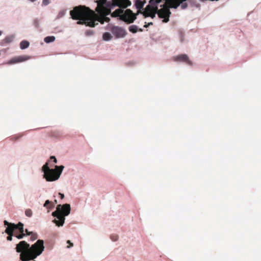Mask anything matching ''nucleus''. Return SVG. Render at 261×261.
<instances>
[{
	"instance_id": "nucleus-1",
	"label": "nucleus",
	"mask_w": 261,
	"mask_h": 261,
	"mask_svg": "<svg viewBox=\"0 0 261 261\" xmlns=\"http://www.w3.org/2000/svg\"><path fill=\"white\" fill-rule=\"evenodd\" d=\"M130 5L131 2L129 0H113L111 2L107 0H100L98 3V7L95 9L99 14H96L95 21L97 20L101 23H103L104 22H109L110 19L107 16L111 13V8L115 6L126 8Z\"/></svg>"
},
{
	"instance_id": "nucleus-2",
	"label": "nucleus",
	"mask_w": 261,
	"mask_h": 261,
	"mask_svg": "<svg viewBox=\"0 0 261 261\" xmlns=\"http://www.w3.org/2000/svg\"><path fill=\"white\" fill-rule=\"evenodd\" d=\"M70 14L73 19L79 20L77 24H85L90 27H94L95 25L96 14L86 6L75 7L70 11Z\"/></svg>"
},
{
	"instance_id": "nucleus-3",
	"label": "nucleus",
	"mask_w": 261,
	"mask_h": 261,
	"mask_svg": "<svg viewBox=\"0 0 261 261\" xmlns=\"http://www.w3.org/2000/svg\"><path fill=\"white\" fill-rule=\"evenodd\" d=\"M44 248L43 241L38 240L27 251L21 253L20 259L22 261L33 260L42 253Z\"/></svg>"
},
{
	"instance_id": "nucleus-4",
	"label": "nucleus",
	"mask_w": 261,
	"mask_h": 261,
	"mask_svg": "<svg viewBox=\"0 0 261 261\" xmlns=\"http://www.w3.org/2000/svg\"><path fill=\"white\" fill-rule=\"evenodd\" d=\"M64 167L62 165L55 166V169H50L48 166V163H46L42 167V170L44 172V177L47 181H52L57 180Z\"/></svg>"
},
{
	"instance_id": "nucleus-5",
	"label": "nucleus",
	"mask_w": 261,
	"mask_h": 261,
	"mask_svg": "<svg viewBox=\"0 0 261 261\" xmlns=\"http://www.w3.org/2000/svg\"><path fill=\"white\" fill-rule=\"evenodd\" d=\"M121 8V7L114 11L111 13V16L112 17H119L120 20L128 24L133 23L136 19V14H135L129 9L124 11Z\"/></svg>"
},
{
	"instance_id": "nucleus-6",
	"label": "nucleus",
	"mask_w": 261,
	"mask_h": 261,
	"mask_svg": "<svg viewBox=\"0 0 261 261\" xmlns=\"http://www.w3.org/2000/svg\"><path fill=\"white\" fill-rule=\"evenodd\" d=\"M170 8H173L170 6L168 4L167 0H166L165 4L163 5V7L158 9V16L159 18L163 19V22L164 23L168 22L169 20V17L171 15Z\"/></svg>"
},
{
	"instance_id": "nucleus-7",
	"label": "nucleus",
	"mask_w": 261,
	"mask_h": 261,
	"mask_svg": "<svg viewBox=\"0 0 261 261\" xmlns=\"http://www.w3.org/2000/svg\"><path fill=\"white\" fill-rule=\"evenodd\" d=\"M187 0H167L168 4L171 7L177 9L180 5L181 9L184 10L187 8L188 4L185 2Z\"/></svg>"
},
{
	"instance_id": "nucleus-8",
	"label": "nucleus",
	"mask_w": 261,
	"mask_h": 261,
	"mask_svg": "<svg viewBox=\"0 0 261 261\" xmlns=\"http://www.w3.org/2000/svg\"><path fill=\"white\" fill-rule=\"evenodd\" d=\"M111 32L116 38H122L126 35L124 29L117 26L113 27L111 29Z\"/></svg>"
},
{
	"instance_id": "nucleus-9",
	"label": "nucleus",
	"mask_w": 261,
	"mask_h": 261,
	"mask_svg": "<svg viewBox=\"0 0 261 261\" xmlns=\"http://www.w3.org/2000/svg\"><path fill=\"white\" fill-rule=\"evenodd\" d=\"M31 57L28 55H22L13 58L8 62L9 64H12L22 62L30 59Z\"/></svg>"
},
{
	"instance_id": "nucleus-10",
	"label": "nucleus",
	"mask_w": 261,
	"mask_h": 261,
	"mask_svg": "<svg viewBox=\"0 0 261 261\" xmlns=\"http://www.w3.org/2000/svg\"><path fill=\"white\" fill-rule=\"evenodd\" d=\"M30 245L25 241H20L16 246V250L17 252H24L30 249Z\"/></svg>"
},
{
	"instance_id": "nucleus-11",
	"label": "nucleus",
	"mask_w": 261,
	"mask_h": 261,
	"mask_svg": "<svg viewBox=\"0 0 261 261\" xmlns=\"http://www.w3.org/2000/svg\"><path fill=\"white\" fill-rule=\"evenodd\" d=\"M174 61L176 62H182L192 65V62L190 60L188 56L186 54H181L174 57Z\"/></svg>"
},
{
	"instance_id": "nucleus-12",
	"label": "nucleus",
	"mask_w": 261,
	"mask_h": 261,
	"mask_svg": "<svg viewBox=\"0 0 261 261\" xmlns=\"http://www.w3.org/2000/svg\"><path fill=\"white\" fill-rule=\"evenodd\" d=\"M158 7L156 6H150V5H148L145 8L144 11H142L141 10H138L137 13L136 14V16L139 14L142 13L144 17L146 18V15L151 14L153 11H154V10H157Z\"/></svg>"
},
{
	"instance_id": "nucleus-13",
	"label": "nucleus",
	"mask_w": 261,
	"mask_h": 261,
	"mask_svg": "<svg viewBox=\"0 0 261 261\" xmlns=\"http://www.w3.org/2000/svg\"><path fill=\"white\" fill-rule=\"evenodd\" d=\"M16 229H18L20 233H17V232L14 231V236L17 238L18 239H22L25 236V233H24V229H23V224L21 222H19L17 224V226H16Z\"/></svg>"
},
{
	"instance_id": "nucleus-14",
	"label": "nucleus",
	"mask_w": 261,
	"mask_h": 261,
	"mask_svg": "<svg viewBox=\"0 0 261 261\" xmlns=\"http://www.w3.org/2000/svg\"><path fill=\"white\" fill-rule=\"evenodd\" d=\"M70 205L69 204L61 205V213L64 217L68 216L70 213Z\"/></svg>"
},
{
	"instance_id": "nucleus-15",
	"label": "nucleus",
	"mask_w": 261,
	"mask_h": 261,
	"mask_svg": "<svg viewBox=\"0 0 261 261\" xmlns=\"http://www.w3.org/2000/svg\"><path fill=\"white\" fill-rule=\"evenodd\" d=\"M58 220L54 219L53 220V222L56 224L58 226H63L64 221H65V217L64 215L61 216V217H59L58 218Z\"/></svg>"
},
{
	"instance_id": "nucleus-16",
	"label": "nucleus",
	"mask_w": 261,
	"mask_h": 261,
	"mask_svg": "<svg viewBox=\"0 0 261 261\" xmlns=\"http://www.w3.org/2000/svg\"><path fill=\"white\" fill-rule=\"evenodd\" d=\"M15 230H12V229L9 228H6L5 230V232L8 234V236L7 238L8 241H12V236H14V231Z\"/></svg>"
},
{
	"instance_id": "nucleus-17",
	"label": "nucleus",
	"mask_w": 261,
	"mask_h": 261,
	"mask_svg": "<svg viewBox=\"0 0 261 261\" xmlns=\"http://www.w3.org/2000/svg\"><path fill=\"white\" fill-rule=\"evenodd\" d=\"M61 204L58 205L57 207V210L52 213V215L54 217H56L58 218L63 215L61 213Z\"/></svg>"
},
{
	"instance_id": "nucleus-18",
	"label": "nucleus",
	"mask_w": 261,
	"mask_h": 261,
	"mask_svg": "<svg viewBox=\"0 0 261 261\" xmlns=\"http://www.w3.org/2000/svg\"><path fill=\"white\" fill-rule=\"evenodd\" d=\"M145 3L146 1L145 0L143 1L141 0H136L135 2V6L139 10H141Z\"/></svg>"
},
{
	"instance_id": "nucleus-19",
	"label": "nucleus",
	"mask_w": 261,
	"mask_h": 261,
	"mask_svg": "<svg viewBox=\"0 0 261 261\" xmlns=\"http://www.w3.org/2000/svg\"><path fill=\"white\" fill-rule=\"evenodd\" d=\"M4 223L5 224V225L8 226V227L7 228L10 227L12 229V230L16 229V226H17V224H15L14 223H9L8 221H7L6 220L4 221Z\"/></svg>"
},
{
	"instance_id": "nucleus-20",
	"label": "nucleus",
	"mask_w": 261,
	"mask_h": 261,
	"mask_svg": "<svg viewBox=\"0 0 261 261\" xmlns=\"http://www.w3.org/2000/svg\"><path fill=\"white\" fill-rule=\"evenodd\" d=\"M30 43L28 41L23 40L20 43V48L22 49L27 48L29 47Z\"/></svg>"
},
{
	"instance_id": "nucleus-21",
	"label": "nucleus",
	"mask_w": 261,
	"mask_h": 261,
	"mask_svg": "<svg viewBox=\"0 0 261 261\" xmlns=\"http://www.w3.org/2000/svg\"><path fill=\"white\" fill-rule=\"evenodd\" d=\"M14 38V37L13 35L8 36L3 40V42L4 43H9L13 41Z\"/></svg>"
},
{
	"instance_id": "nucleus-22",
	"label": "nucleus",
	"mask_w": 261,
	"mask_h": 261,
	"mask_svg": "<svg viewBox=\"0 0 261 261\" xmlns=\"http://www.w3.org/2000/svg\"><path fill=\"white\" fill-rule=\"evenodd\" d=\"M103 39L105 41H109L112 38V36L111 34L108 32H105L102 35Z\"/></svg>"
},
{
	"instance_id": "nucleus-23",
	"label": "nucleus",
	"mask_w": 261,
	"mask_h": 261,
	"mask_svg": "<svg viewBox=\"0 0 261 261\" xmlns=\"http://www.w3.org/2000/svg\"><path fill=\"white\" fill-rule=\"evenodd\" d=\"M43 206L48 209H50L53 207V204L51 203L49 200L45 201Z\"/></svg>"
},
{
	"instance_id": "nucleus-24",
	"label": "nucleus",
	"mask_w": 261,
	"mask_h": 261,
	"mask_svg": "<svg viewBox=\"0 0 261 261\" xmlns=\"http://www.w3.org/2000/svg\"><path fill=\"white\" fill-rule=\"evenodd\" d=\"M55 37L54 36H47L44 38V41L46 43H50L54 41Z\"/></svg>"
},
{
	"instance_id": "nucleus-25",
	"label": "nucleus",
	"mask_w": 261,
	"mask_h": 261,
	"mask_svg": "<svg viewBox=\"0 0 261 261\" xmlns=\"http://www.w3.org/2000/svg\"><path fill=\"white\" fill-rule=\"evenodd\" d=\"M129 31L133 33H135L138 31V27L135 25H132L129 27Z\"/></svg>"
},
{
	"instance_id": "nucleus-26",
	"label": "nucleus",
	"mask_w": 261,
	"mask_h": 261,
	"mask_svg": "<svg viewBox=\"0 0 261 261\" xmlns=\"http://www.w3.org/2000/svg\"><path fill=\"white\" fill-rule=\"evenodd\" d=\"M158 13V8H157V10H154L151 14H148L146 15V17H150L152 18H154L155 17L156 14Z\"/></svg>"
},
{
	"instance_id": "nucleus-27",
	"label": "nucleus",
	"mask_w": 261,
	"mask_h": 261,
	"mask_svg": "<svg viewBox=\"0 0 261 261\" xmlns=\"http://www.w3.org/2000/svg\"><path fill=\"white\" fill-rule=\"evenodd\" d=\"M161 0H150L149 4L150 6H155L156 4L160 3Z\"/></svg>"
},
{
	"instance_id": "nucleus-28",
	"label": "nucleus",
	"mask_w": 261,
	"mask_h": 261,
	"mask_svg": "<svg viewBox=\"0 0 261 261\" xmlns=\"http://www.w3.org/2000/svg\"><path fill=\"white\" fill-rule=\"evenodd\" d=\"M25 214L27 217H31L32 216V211L31 209H27L25 211Z\"/></svg>"
},
{
	"instance_id": "nucleus-29",
	"label": "nucleus",
	"mask_w": 261,
	"mask_h": 261,
	"mask_svg": "<svg viewBox=\"0 0 261 261\" xmlns=\"http://www.w3.org/2000/svg\"><path fill=\"white\" fill-rule=\"evenodd\" d=\"M31 240L32 241H34L35 240H36L38 238V236L37 234V233H34L33 232H32V234H31Z\"/></svg>"
},
{
	"instance_id": "nucleus-30",
	"label": "nucleus",
	"mask_w": 261,
	"mask_h": 261,
	"mask_svg": "<svg viewBox=\"0 0 261 261\" xmlns=\"http://www.w3.org/2000/svg\"><path fill=\"white\" fill-rule=\"evenodd\" d=\"M23 136L22 134H18V135H16L14 136H13L12 138H11V140H16L18 139H19L20 138H21L22 136Z\"/></svg>"
},
{
	"instance_id": "nucleus-31",
	"label": "nucleus",
	"mask_w": 261,
	"mask_h": 261,
	"mask_svg": "<svg viewBox=\"0 0 261 261\" xmlns=\"http://www.w3.org/2000/svg\"><path fill=\"white\" fill-rule=\"evenodd\" d=\"M111 239L113 241H116L118 239V236L117 234H112L111 236Z\"/></svg>"
},
{
	"instance_id": "nucleus-32",
	"label": "nucleus",
	"mask_w": 261,
	"mask_h": 261,
	"mask_svg": "<svg viewBox=\"0 0 261 261\" xmlns=\"http://www.w3.org/2000/svg\"><path fill=\"white\" fill-rule=\"evenodd\" d=\"M49 3V0H43L42 4L43 5L46 6L48 5Z\"/></svg>"
},
{
	"instance_id": "nucleus-33",
	"label": "nucleus",
	"mask_w": 261,
	"mask_h": 261,
	"mask_svg": "<svg viewBox=\"0 0 261 261\" xmlns=\"http://www.w3.org/2000/svg\"><path fill=\"white\" fill-rule=\"evenodd\" d=\"M25 232L26 233L25 234L28 236H30L33 232L32 231H29L27 229H25Z\"/></svg>"
},
{
	"instance_id": "nucleus-34",
	"label": "nucleus",
	"mask_w": 261,
	"mask_h": 261,
	"mask_svg": "<svg viewBox=\"0 0 261 261\" xmlns=\"http://www.w3.org/2000/svg\"><path fill=\"white\" fill-rule=\"evenodd\" d=\"M50 160H53L54 162L55 163H56L57 162L56 158L54 156H50Z\"/></svg>"
},
{
	"instance_id": "nucleus-35",
	"label": "nucleus",
	"mask_w": 261,
	"mask_h": 261,
	"mask_svg": "<svg viewBox=\"0 0 261 261\" xmlns=\"http://www.w3.org/2000/svg\"><path fill=\"white\" fill-rule=\"evenodd\" d=\"M67 243L69 244V246H67L68 248H70V247H72L73 246V243H72L69 240L67 241Z\"/></svg>"
},
{
	"instance_id": "nucleus-36",
	"label": "nucleus",
	"mask_w": 261,
	"mask_h": 261,
	"mask_svg": "<svg viewBox=\"0 0 261 261\" xmlns=\"http://www.w3.org/2000/svg\"><path fill=\"white\" fill-rule=\"evenodd\" d=\"M153 24V23L152 22H149L147 24H145L144 25V28H147L148 27L149 25H152Z\"/></svg>"
},
{
	"instance_id": "nucleus-37",
	"label": "nucleus",
	"mask_w": 261,
	"mask_h": 261,
	"mask_svg": "<svg viewBox=\"0 0 261 261\" xmlns=\"http://www.w3.org/2000/svg\"><path fill=\"white\" fill-rule=\"evenodd\" d=\"M59 194L60 196V197H61V199H63L64 197V195L63 194L59 193Z\"/></svg>"
},
{
	"instance_id": "nucleus-38",
	"label": "nucleus",
	"mask_w": 261,
	"mask_h": 261,
	"mask_svg": "<svg viewBox=\"0 0 261 261\" xmlns=\"http://www.w3.org/2000/svg\"><path fill=\"white\" fill-rule=\"evenodd\" d=\"M86 34L87 35H91L92 33L90 31H89V32L87 31V32H86Z\"/></svg>"
},
{
	"instance_id": "nucleus-39",
	"label": "nucleus",
	"mask_w": 261,
	"mask_h": 261,
	"mask_svg": "<svg viewBox=\"0 0 261 261\" xmlns=\"http://www.w3.org/2000/svg\"><path fill=\"white\" fill-rule=\"evenodd\" d=\"M100 1V0H97V1H96V3H97V7H98V3H99V1Z\"/></svg>"
},
{
	"instance_id": "nucleus-40",
	"label": "nucleus",
	"mask_w": 261,
	"mask_h": 261,
	"mask_svg": "<svg viewBox=\"0 0 261 261\" xmlns=\"http://www.w3.org/2000/svg\"><path fill=\"white\" fill-rule=\"evenodd\" d=\"M139 31H140V32H142V31H143V30H142V29H140L139 30Z\"/></svg>"
},
{
	"instance_id": "nucleus-41",
	"label": "nucleus",
	"mask_w": 261,
	"mask_h": 261,
	"mask_svg": "<svg viewBox=\"0 0 261 261\" xmlns=\"http://www.w3.org/2000/svg\"><path fill=\"white\" fill-rule=\"evenodd\" d=\"M32 2H35L36 0H30Z\"/></svg>"
},
{
	"instance_id": "nucleus-42",
	"label": "nucleus",
	"mask_w": 261,
	"mask_h": 261,
	"mask_svg": "<svg viewBox=\"0 0 261 261\" xmlns=\"http://www.w3.org/2000/svg\"><path fill=\"white\" fill-rule=\"evenodd\" d=\"M2 35V32L0 31V36Z\"/></svg>"
},
{
	"instance_id": "nucleus-43",
	"label": "nucleus",
	"mask_w": 261,
	"mask_h": 261,
	"mask_svg": "<svg viewBox=\"0 0 261 261\" xmlns=\"http://www.w3.org/2000/svg\"><path fill=\"white\" fill-rule=\"evenodd\" d=\"M34 261H36V260H34Z\"/></svg>"
}]
</instances>
